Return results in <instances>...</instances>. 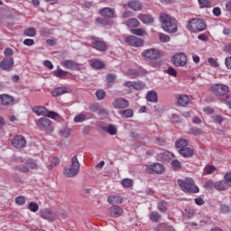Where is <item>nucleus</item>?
Instances as JSON below:
<instances>
[{"label":"nucleus","mask_w":231,"mask_h":231,"mask_svg":"<svg viewBox=\"0 0 231 231\" xmlns=\"http://www.w3.org/2000/svg\"><path fill=\"white\" fill-rule=\"evenodd\" d=\"M160 21L162 23V28L168 33H176L178 32V21L176 18L162 13L160 15Z\"/></svg>","instance_id":"nucleus-1"},{"label":"nucleus","mask_w":231,"mask_h":231,"mask_svg":"<svg viewBox=\"0 0 231 231\" xmlns=\"http://www.w3.org/2000/svg\"><path fill=\"white\" fill-rule=\"evenodd\" d=\"M177 183L182 192H188L189 194H198L199 188L194 182L192 178H186L184 180L179 179Z\"/></svg>","instance_id":"nucleus-2"},{"label":"nucleus","mask_w":231,"mask_h":231,"mask_svg":"<svg viewBox=\"0 0 231 231\" xmlns=\"http://www.w3.org/2000/svg\"><path fill=\"white\" fill-rule=\"evenodd\" d=\"M188 30L193 33H198V32H205L207 30V23L203 19L200 18H191L188 22Z\"/></svg>","instance_id":"nucleus-3"},{"label":"nucleus","mask_w":231,"mask_h":231,"mask_svg":"<svg viewBox=\"0 0 231 231\" xmlns=\"http://www.w3.org/2000/svg\"><path fill=\"white\" fill-rule=\"evenodd\" d=\"M79 172H80V162H79V158L77 155H74L71 158L70 168H65L63 174L65 178H75Z\"/></svg>","instance_id":"nucleus-4"},{"label":"nucleus","mask_w":231,"mask_h":231,"mask_svg":"<svg viewBox=\"0 0 231 231\" xmlns=\"http://www.w3.org/2000/svg\"><path fill=\"white\" fill-rule=\"evenodd\" d=\"M210 91L214 97H217V98H219L222 102L223 98H225V95L230 91V88L225 84L217 83L211 86Z\"/></svg>","instance_id":"nucleus-5"},{"label":"nucleus","mask_w":231,"mask_h":231,"mask_svg":"<svg viewBox=\"0 0 231 231\" xmlns=\"http://www.w3.org/2000/svg\"><path fill=\"white\" fill-rule=\"evenodd\" d=\"M171 63L173 66H176V68H183L184 66H187V54L183 52L174 54L171 57Z\"/></svg>","instance_id":"nucleus-6"},{"label":"nucleus","mask_w":231,"mask_h":231,"mask_svg":"<svg viewBox=\"0 0 231 231\" xmlns=\"http://www.w3.org/2000/svg\"><path fill=\"white\" fill-rule=\"evenodd\" d=\"M36 125H38L40 129H42L47 134L53 133V125L51 124V121L46 117H41L37 121Z\"/></svg>","instance_id":"nucleus-7"},{"label":"nucleus","mask_w":231,"mask_h":231,"mask_svg":"<svg viewBox=\"0 0 231 231\" xmlns=\"http://www.w3.org/2000/svg\"><path fill=\"white\" fill-rule=\"evenodd\" d=\"M90 39L92 41L94 50H97V51H107V44L106 42L96 36H91Z\"/></svg>","instance_id":"nucleus-8"},{"label":"nucleus","mask_w":231,"mask_h":231,"mask_svg":"<svg viewBox=\"0 0 231 231\" xmlns=\"http://www.w3.org/2000/svg\"><path fill=\"white\" fill-rule=\"evenodd\" d=\"M142 57L148 60H156L157 59H160V51L158 49L154 48L147 49L142 52Z\"/></svg>","instance_id":"nucleus-9"},{"label":"nucleus","mask_w":231,"mask_h":231,"mask_svg":"<svg viewBox=\"0 0 231 231\" xmlns=\"http://www.w3.org/2000/svg\"><path fill=\"white\" fill-rule=\"evenodd\" d=\"M12 145L15 149H24L26 147V138L23 135H15L12 140Z\"/></svg>","instance_id":"nucleus-10"},{"label":"nucleus","mask_w":231,"mask_h":231,"mask_svg":"<svg viewBox=\"0 0 231 231\" xmlns=\"http://www.w3.org/2000/svg\"><path fill=\"white\" fill-rule=\"evenodd\" d=\"M163 171H165V168L163 167V164L160 162L153 163L146 168V172H148L149 174H152V172H154L155 174H162Z\"/></svg>","instance_id":"nucleus-11"},{"label":"nucleus","mask_w":231,"mask_h":231,"mask_svg":"<svg viewBox=\"0 0 231 231\" xmlns=\"http://www.w3.org/2000/svg\"><path fill=\"white\" fill-rule=\"evenodd\" d=\"M62 66L67 69H72L74 71H80L82 69V64L77 63V61L71 60H65Z\"/></svg>","instance_id":"nucleus-12"},{"label":"nucleus","mask_w":231,"mask_h":231,"mask_svg":"<svg viewBox=\"0 0 231 231\" xmlns=\"http://www.w3.org/2000/svg\"><path fill=\"white\" fill-rule=\"evenodd\" d=\"M112 106L115 109H125L129 107V101L125 98L117 97L113 101Z\"/></svg>","instance_id":"nucleus-13"},{"label":"nucleus","mask_w":231,"mask_h":231,"mask_svg":"<svg viewBox=\"0 0 231 231\" xmlns=\"http://www.w3.org/2000/svg\"><path fill=\"white\" fill-rule=\"evenodd\" d=\"M0 68L4 71H10V69L14 68V58L5 57L0 62Z\"/></svg>","instance_id":"nucleus-14"},{"label":"nucleus","mask_w":231,"mask_h":231,"mask_svg":"<svg viewBox=\"0 0 231 231\" xmlns=\"http://www.w3.org/2000/svg\"><path fill=\"white\" fill-rule=\"evenodd\" d=\"M125 42H127V44L130 46H134V48H140V46H143V40L136 36H128L125 39Z\"/></svg>","instance_id":"nucleus-15"},{"label":"nucleus","mask_w":231,"mask_h":231,"mask_svg":"<svg viewBox=\"0 0 231 231\" xmlns=\"http://www.w3.org/2000/svg\"><path fill=\"white\" fill-rule=\"evenodd\" d=\"M107 214L110 217H120L124 214V208L120 206H112L108 208Z\"/></svg>","instance_id":"nucleus-16"},{"label":"nucleus","mask_w":231,"mask_h":231,"mask_svg":"<svg viewBox=\"0 0 231 231\" xmlns=\"http://www.w3.org/2000/svg\"><path fill=\"white\" fill-rule=\"evenodd\" d=\"M100 15L105 19H115L116 14H115V9H111L110 7H104L99 10Z\"/></svg>","instance_id":"nucleus-17"},{"label":"nucleus","mask_w":231,"mask_h":231,"mask_svg":"<svg viewBox=\"0 0 231 231\" xmlns=\"http://www.w3.org/2000/svg\"><path fill=\"white\" fill-rule=\"evenodd\" d=\"M40 217L47 219V221H53L55 219V214L50 209H42L40 210Z\"/></svg>","instance_id":"nucleus-18"},{"label":"nucleus","mask_w":231,"mask_h":231,"mask_svg":"<svg viewBox=\"0 0 231 231\" xmlns=\"http://www.w3.org/2000/svg\"><path fill=\"white\" fill-rule=\"evenodd\" d=\"M0 103L2 106H14V97L7 94L0 95Z\"/></svg>","instance_id":"nucleus-19"},{"label":"nucleus","mask_w":231,"mask_h":231,"mask_svg":"<svg viewBox=\"0 0 231 231\" xmlns=\"http://www.w3.org/2000/svg\"><path fill=\"white\" fill-rule=\"evenodd\" d=\"M127 6L134 12H140L142 10V3L138 0H131L127 3Z\"/></svg>","instance_id":"nucleus-20"},{"label":"nucleus","mask_w":231,"mask_h":231,"mask_svg":"<svg viewBox=\"0 0 231 231\" xmlns=\"http://www.w3.org/2000/svg\"><path fill=\"white\" fill-rule=\"evenodd\" d=\"M230 187V184L226 180H220L215 182L214 189L219 191L226 190Z\"/></svg>","instance_id":"nucleus-21"},{"label":"nucleus","mask_w":231,"mask_h":231,"mask_svg":"<svg viewBox=\"0 0 231 231\" xmlns=\"http://www.w3.org/2000/svg\"><path fill=\"white\" fill-rule=\"evenodd\" d=\"M14 171H18V172H22L23 174H26V173L30 172V168L26 164V161H25L22 164L15 165L14 167Z\"/></svg>","instance_id":"nucleus-22"},{"label":"nucleus","mask_w":231,"mask_h":231,"mask_svg":"<svg viewBox=\"0 0 231 231\" xmlns=\"http://www.w3.org/2000/svg\"><path fill=\"white\" fill-rule=\"evenodd\" d=\"M122 201H124V199L119 195H111L107 199V202L110 203V205H120Z\"/></svg>","instance_id":"nucleus-23"},{"label":"nucleus","mask_w":231,"mask_h":231,"mask_svg":"<svg viewBox=\"0 0 231 231\" xmlns=\"http://www.w3.org/2000/svg\"><path fill=\"white\" fill-rule=\"evenodd\" d=\"M33 113L39 116H46L48 114V108L46 106H34L32 108Z\"/></svg>","instance_id":"nucleus-24"},{"label":"nucleus","mask_w":231,"mask_h":231,"mask_svg":"<svg viewBox=\"0 0 231 231\" xmlns=\"http://www.w3.org/2000/svg\"><path fill=\"white\" fill-rule=\"evenodd\" d=\"M146 100L156 104L158 102V94L154 90H151L146 94Z\"/></svg>","instance_id":"nucleus-25"},{"label":"nucleus","mask_w":231,"mask_h":231,"mask_svg":"<svg viewBox=\"0 0 231 231\" xmlns=\"http://www.w3.org/2000/svg\"><path fill=\"white\" fill-rule=\"evenodd\" d=\"M180 154L184 158H191L194 155V150L190 147L184 148L182 150H179Z\"/></svg>","instance_id":"nucleus-26"},{"label":"nucleus","mask_w":231,"mask_h":231,"mask_svg":"<svg viewBox=\"0 0 231 231\" xmlns=\"http://www.w3.org/2000/svg\"><path fill=\"white\" fill-rule=\"evenodd\" d=\"M179 106H181L182 107H185V106H189V102H190V99L189 98V96L180 95L177 98Z\"/></svg>","instance_id":"nucleus-27"},{"label":"nucleus","mask_w":231,"mask_h":231,"mask_svg":"<svg viewBox=\"0 0 231 231\" xmlns=\"http://www.w3.org/2000/svg\"><path fill=\"white\" fill-rule=\"evenodd\" d=\"M125 24L128 28H138V26H140V22L136 18H130L125 23Z\"/></svg>","instance_id":"nucleus-28"},{"label":"nucleus","mask_w":231,"mask_h":231,"mask_svg":"<svg viewBox=\"0 0 231 231\" xmlns=\"http://www.w3.org/2000/svg\"><path fill=\"white\" fill-rule=\"evenodd\" d=\"M188 145H189V141H187L186 139H180L175 143V146L177 147V149H179V151L187 149L189 147Z\"/></svg>","instance_id":"nucleus-29"},{"label":"nucleus","mask_w":231,"mask_h":231,"mask_svg":"<svg viewBox=\"0 0 231 231\" xmlns=\"http://www.w3.org/2000/svg\"><path fill=\"white\" fill-rule=\"evenodd\" d=\"M150 221H152V223H159V221H162V215L158 213V211H152L149 215Z\"/></svg>","instance_id":"nucleus-30"},{"label":"nucleus","mask_w":231,"mask_h":231,"mask_svg":"<svg viewBox=\"0 0 231 231\" xmlns=\"http://www.w3.org/2000/svg\"><path fill=\"white\" fill-rule=\"evenodd\" d=\"M138 19H140V21H142V23L144 24H151L154 21L152 16L149 14H139Z\"/></svg>","instance_id":"nucleus-31"},{"label":"nucleus","mask_w":231,"mask_h":231,"mask_svg":"<svg viewBox=\"0 0 231 231\" xmlns=\"http://www.w3.org/2000/svg\"><path fill=\"white\" fill-rule=\"evenodd\" d=\"M66 93H68V88L66 87H59L52 92V97H60V95Z\"/></svg>","instance_id":"nucleus-32"},{"label":"nucleus","mask_w":231,"mask_h":231,"mask_svg":"<svg viewBox=\"0 0 231 231\" xmlns=\"http://www.w3.org/2000/svg\"><path fill=\"white\" fill-rule=\"evenodd\" d=\"M119 115H121L122 118H133L134 112L133 109H125L119 112Z\"/></svg>","instance_id":"nucleus-33"},{"label":"nucleus","mask_w":231,"mask_h":231,"mask_svg":"<svg viewBox=\"0 0 231 231\" xmlns=\"http://www.w3.org/2000/svg\"><path fill=\"white\" fill-rule=\"evenodd\" d=\"M91 67L94 68V69H104L106 65L102 62V60H95L91 62Z\"/></svg>","instance_id":"nucleus-34"},{"label":"nucleus","mask_w":231,"mask_h":231,"mask_svg":"<svg viewBox=\"0 0 231 231\" xmlns=\"http://www.w3.org/2000/svg\"><path fill=\"white\" fill-rule=\"evenodd\" d=\"M103 131H106V133H108V134H111L112 136L117 133L116 126H115V125H109L108 126L103 127Z\"/></svg>","instance_id":"nucleus-35"},{"label":"nucleus","mask_w":231,"mask_h":231,"mask_svg":"<svg viewBox=\"0 0 231 231\" xmlns=\"http://www.w3.org/2000/svg\"><path fill=\"white\" fill-rule=\"evenodd\" d=\"M157 208L159 212L165 214L167 212V202L165 200H160L157 204Z\"/></svg>","instance_id":"nucleus-36"},{"label":"nucleus","mask_w":231,"mask_h":231,"mask_svg":"<svg viewBox=\"0 0 231 231\" xmlns=\"http://www.w3.org/2000/svg\"><path fill=\"white\" fill-rule=\"evenodd\" d=\"M23 34L26 35V37H35V35H37V30L33 27H29L23 31Z\"/></svg>","instance_id":"nucleus-37"},{"label":"nucleus","mask_w":231,"mask_h":231,"mask_svg":"<svg viewBox=\"0 0 231 231\" xmlns=\"http://www.w3.org/2000/svg\"><path fill=\"white\" fill-rule=\"evenodd\" d=\"M196 212L192 208L184 209L183 216L187 219H191V217H194V215Z\"/></svg>","instance_id":"nucleus-38"},{"label":"nucleus","mask_w":231,"mask_h":231,"mask_svg":"<svg viewBox=\"0 0 231 231\" xmlns=\"http://www.w3.org/2000/svg\"><path fill=\"white\" fill-rule=\"evenodd\" d=\"M54 77L61 79V77H68V71L62 70V69H58L53 71Z\"/></svg>","instance_id":"nucleus-39"},{"label":"nucleus","mask_w":231,"mask_h":231,"mask_svg":"<svg viewBox=\"0 0 231 231\" xmlns=\"http://www.w3.org/2000/svg\"><path fill=\"white\" fill-rule=\"evenodd\" d=\"M87 119H88V118L86 117V116H85L83 113H81V114L77 115V116L74 117V122H75L76 124H80V123H82V122H86Z\"/></svg>","instance_id":"nucleus-40"},{"label":"nucleus","mask_w":231,"mask_h":231,"mask_svg":"<svg viewBox=\"0 0 231 231\" xmlns=\"http://www.w3.org/2000/svg\"><path fill=\"white\" fill-rule=\"evenodd\" d=\"M121 185L125 188V189H131V187H133V180L131 179H124L121 181Z\"/></svg>","instance_id":"nucleus-41"},{"label":"nucleus","mask_w":231,"mask_h":231,"mask_svg":"<svg viewBox=\"0 0 231 231\" xmlns=\"http://www.w3.org/2000/svg\"><path fill=\"white\" fill-rule=\"evenodd\" d=\"M204 174H214L216 167L214 165H207L203 171Z\"/></svg>","instance_id":"nucleus-42"},{"label":"nucleus","mask_w":231,"mask_h":231,"mask_svg":"<svg viewBox=\"0 0 231 231\" xmlns=\"http://www.w3.org/2000/svg\"><path fill=\"white\" fill-rule=\"evenodd\" d=\"M189 131L190 134H193V136H199L200 134H203V130L196 126L191 127Z\"/></svg>","instance_id":"nucleus-43"},{"label":"nucleus","mask_w":231,"mask_h":231,"mask_svg":"<svg viewBox=\"0 0 231 231\" xmlns=\"http://www.w3.org/2000/svg\"><path fill=\"white\" fill-rule=\"evenodd\" d=\"M145 88V83L142 81H134V89L140 91Z\"/></svg>","instance_id":"nucleus-44"},{"label":"nucleus","mask_w":231,"mask_h":231,"mask_svg":"<svg viewBox=\"0 0 231 231\" xmlns=\"http://www.w3.org/2000/svg\"><path fill=\"white\" fill-rule=\"evenodd\" d=\"M214 185H216V183H214L212 180H209L204 183L203 187L206 190H212V189H214Z\"/></svg>","instance_id":"nucleus-45"},{"label":"nucleus","mask_w":231,"mask_h":231,"mask_svg":"<svg viewBox=\"0 0 231 231\" xmlns=\"http://www.w3.org/2000/svg\"><path fill=\"white\" fill-rule=\"evenodd\" d=\"M25 163L29 169H37V162L32 159L26 160Z\"/></svg>","instance_id":"nucleus-46"},{"label":"nucleus","mask_w":231,"mask_h":231,"mask_svg":"<svg viewBox=\"0 0 231 231\" xmlns=\"http://www.w3.org/2000/svg\"><path fill=\"white\" fill-rule=\"evenodd\" d=\"M171 167L174 169V171H181V162L178 160H173L171 162Z\"/></svg>","instance_id":"nucleus-47"},{"label":"nucleus","mask_w":231,"mask_h":231,"mask_svg":"<svg viewBox=\"0 0 231 231\" xmlns=\"http://www.w3.org/2000/svg\"><path fill=\"white\" fill-rule=\"evenodd\" d=\"M97 100H104L106 98V91L99 89L96 92Z\"/></svg>","instance_id":"nucleus-48"},{"label":"nucleus","mask_w":231,"mask_h":231,"mask_svg":"<svg viewBox=\"0 0 231 231\" xmlns=\"http://www.w3.org/2000/svg\"><path fill=\"white\" fill-rule=\"evenodd\" d=\"M14 203H16V205H24L26 199L23 196H18L14 199Z\"/></svg>","instance_id":"nucleus-49"},{"label":"nucleus","mask_w":231,"mask_h":231,"mask_svg":"<svg viewBox=\"0 0 231 231\" xmlns=\"http://www.w3.org/2000/svg\"><path fill=\"white\" fill-rule=\"evenodd\" d=\"M131 32L134 34V35H139L140 37L145 35V30L143 29H133L131 31Z\"/></svg>","instance_id":"nucleus-50"},{"label":"nucleus","mask_w":231,"mask_h":231,"mask_svg":"<svg viewBox=\"0 0 231 231\" xmlns=\"http://www.w3.org/2000/svg\"><path fill=\"white\" fill-rule=\"evenodd\" d=\"M60 134L61 136H63L64 138H69V136L71 135V129L66 128V129L60 130Z\"/></svg>","instance_id":"nucleus-51"},{"label":"nucleus","mask_w":231,"mask_h":231,"mask_svg":"<svg viewBox=\"0 0 231 231\" xmlns=\"http://www.w3.org/2000/svg\"><path fill=\"white\" fill-rule=\"evenodd\" d=\"M28 208L31 212H37L39 210V205L35 202H31L29 203Z\"/></svg>","instance_id":"nucleus-52"},{"label":"nucleus","mask_w":231,"mask_h":231,"mask_svg":"<svg viewBox=\"0 0 231 231\" xmlns=\"http://www.w3.org/2000/svg\"><path fill=\"white\" fill-rule=\"evenodd\" d=\"M159 39L161 42H169L171 41V37L167 34H163L162 32L159 33Z\"/></svg>","instance_id":"nucleus-53"},{"label":"nucleus","mask_w":231,"mask_h":231,"mask_svg":"<svg viewBox=\"0 0 231 231\" xmlns=\"http://www.w3.org/2000/svg\"><path fill=\"white\" fill-rule=\"evenodd\" d=\"M200 8H210V2L208 0H199Z\"/></svg>","instance_id":"nucleus-54"},{"label":"nucleus","mask_w":231,"mask_h":231,"mask_svg":"<svg viewBox=\"0 0 231 231\" xmlns=\"http://www.w3.org/2000/svg\"><path fill=\"white\" fill-rule=\"evenodd\" d=\"M45 116H47V118H52L55 120V118H59V114L54 111L47 110V115Z\"/></svg>","instance_id":"nucleus-55"},{"label":"nucleus","mask_w":231,"mask_h":231,"mask_svg":"<svg viewBox=\"0 0 231 231\" xmlns=\"http://www.w3.org/2000/svg\"><path fill=\"white\" fill-rule=\"evenodd\" d=\"M115 80H116V75L107 74L106 81L108 82V84H115Z\"/></svg>","instance_id":"nucleus-56"},{"label":"nucleus","mask_w":231,"mask_h":231,"mask_svg":"<svg viewBox=\"0 0 231 231\" xmlns=\"http://www.w3.org/2000/svg\"><path fill=\"white\" fill-rule=\"evenodd\" d=\"M222 102L226 104L229 109H231V94L226 95V97L222 99Z\"/></svg>","instance_id":"nucleus-57"},{"label":"nucleus","mask_w":231,"mask_h":231,"mask_svg":"<svg viewBox=\"0 0 231 231\" xmlns=\"http://www.w3.org/2000/svg\"><path fill=\"white\" fill-rule=\"evenodd\" d=\"M166 73L171 75V77H178V71H176L172 67H169Z\"/></svg>","instance_id":"nucleus-58"},{"label":"nucleus","mask_w":231,"mask_h":231,"mask_svg":"<svg viewBox=\"0 0 231 231\" xmlns=\"http://www.w3.org/2000/svg\"><path fill=\"white\" fill-rule=\"evenodd\" d=\"M208 64H210V66H212V68L219 67V64L217 63V61L215 60L214 58H208Z\"/></svg>","instance_id":"nucleus-59"},{"label":"nucleus","mask_w":231,"mask_h":231,"mask_svg":"<svg viewBox=\"0 0 231 231\" xmlns=\"http://www.w3.org/2000/svg\"><path fill=\"white\" fill-rule=\"evenodd\" d=\"M220 210H221L222 214H228V212H230V207H228L226 205H222L220 207Z\"/></svg>","instance_id":"nucleus-60"},{"label":"nucleus","mask_w":231,"mask_h":231,"mask_svg":"<svg viewBox=\"0 0 231 231\" xmlns=\"http://www.w3.org/2000/svg\"><path fill=\"white\" fill-rule=\"evenodd\" d=\"M150 66H152V68H161L162 61H160V60L151 61Z\"/></svg>","instance_id":"nucleus-61"},{"label":"nucleus","mask_w":231,"mask_h":231,"mask_svg":"<svg viewBox=\"0 0 231 231\" xmlns=\"http://www.w3.org/2000/svg\"><path fill=\"white\" fill-rule=\"evenodd\" d=\"M4 53L5 57H12L14 55V50H12L11 48H7L5 50Z\"/></svg>","instance_id":"nucleus-62"},{"label":"nucleus","mask_w":231,"mask_h":231,"mask_svg":"<svg viewBox=\"0 0 231 231\" xmlns=\"http://www.w3.org/2000/svg\"><path fill=\"white\" fill-rule=\"evenodd\" d=\"M224 181H226V183H227V185H230L231 183V173H226L224 176Z\"/></svg>","instance_id":"nucleus-63"},{"label":"nucleus","mask_w":231,"mask_h":231,"mask_svg":"<svg viewBox=\"0 0 231 231\" xmlns=\"http://www.w3.org/2000/svg\"><path fill=\"white\" fill-rule=\"evenodd\" d=\"M226 68L231 69V57H226L225 60Z\"/></svg>","instance_id":"nucleus-64"}]
</instances>
